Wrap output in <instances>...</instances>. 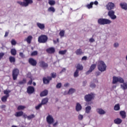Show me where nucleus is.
Returning <instances> with one entry per match:
<instances>
[{
  "label": "nucleus",
  "instance_id": "e433bc0d",
  "mask_svg": "<svg viewBox=\"0 0 127 127\" xmlns=\"http://www.w3.org/2000/svg\"><path fill=\"white\" fill-rule=\"evenodd\" d=\"M48 11L49 12H54L55 11V8L54 7L51 6L48 8Z\"/></svg>",
  "mask_w": 127,
  "mask_h": 127
},
{
  "label": "nucleus",
  "instance_id": "c9c22d12",
  "mask_svg": "<svg viewBox=\"0 0 127 127\" xmlns=\"http://www.w3.org/2000/svg\"><path fill=\"white\" fill-rule=\"evenodd\" d=\"M8 97L9 96H6V95L2 97L1 98L2 102H3V103H5V102L7 101V98H8Z\"/></svg>",
  "mask_w": 127,
  "mask_h": 127
},
{
  "label": "nucleus",
  "instance_id": "603ef678",
  "mask_svg": "<svg viewBox=\"0 0 127 127\" xmlns=\"http://www.w3.org/2000/svg\"><path fill=\"white\" fill-rule=\"evenodd\" d=\"M78 120H79V121H82L83 120V115H79L78 117Z\"/></svg>",
  "mask_w": 127,
  "mask_h": 127
},
{
  "label": "nucleus",
  "instance_id": "3c124183",
  "mask_svg": "<svg viewBox=\"0 0 127 127\" xmlns=\"http://www.w3.org/2000/svg\"><path fill=\"white\" fill-rule=\"evenodd\" d=\"M61 86H62V84H61V83H59L57 84L56 88L57 89H60L61 88Z\"/></svg>",
  "mask_w": 127,
  "mask_h": 127
},
{
  "label": "nucleus",
  "instance_id": "f3484780",
  "mask_svg": "<svg viewBox=\"0 0 127 127\" xmlns=\"http://www.w3.org/2000/svg\"><path fill=\"white\" fill-rule=\"evenodd\" d=\"M75 68H76V70H77V71H82V70L84 69L83 65L80 64H77L75 66Z\"/></svg>",
  "mask_w": 127,
  "mask_h": 127
},
{
  "label": "nucleus",
  "instance_id": "a878e982",
  "mask_svg": "<svg viewBox=\"0 0 127 127\" xmlns=\"http://www.w3.org/2000/svg\"><path fill=\"white\" fill-rule=\"evenodd\" d=\"M83 51H82V49H77L76 51H75V54H76V55H82V54H83Z\"/></svg>",
  "mask_w": 127,
  "mask_h": 127
},
{
  "label": "nucleus",
  "instance_id": "9d476101",
  "mask_svg": "<svg viewBox=\"0 0 127 127\" xmlns=\"http://www.w3.org/2000/svg\"><path fill=\"white\" fill-rule=\"evenodd\" d=\"M35 92V89L33 86H28L27 88V92L29 94V95H31V94H33Z\"/></svg>",
  "mask_w": 127,
  "mask_h": 127
},
{
  "label": "nucleus",
  "instance_id": "f257e3e1",
  "mask_svg": "<svg viewBox=\"0 0 127 127\" xmlns=\"http://www.w3.org/2000/svg\"><path fill=\"white\" fill-rule=\"evenodd\" d=\"M98 23L100 25H105L106 24H110L112 23V21L106 18H99L98 20Z\"/></svg>",
  "mask_w": 127,
  "mask_h": 127
},
{
  "label": "nucleus",
  "instance_id": "1a4fd4ad",
  "mask_svg": "<svg viewBox=\"0 0 127 127\" xmlns=\"http://www.w3.org/2000/svg\"><path fill=\"white\" fill-rule=\"evenodd\" d=\"M106 8L108 10H112L115 8V4L112 2H109L106 5Z\"/></svg>",
  "mask_w": 127,
  "mask_h": 127
},
{
  "label": "nucleus",
  "instance_id": "c85d7f7f",
  "mask_svg": "<svg viewBox=\"0 0 127 127\" xmlns=\"http://www.w3.org/2000/svg\"><path fill=\"white\" fill-rule=\"evenodd\" d=\"M94 4V2H91L89 4L86 5V7L90 9V8H93V5Z\"/></svg>",
  "mask_w": 127,
  "mask_h": 127
},
{
  "label": "nucleus",
  "instance_id": "de8ad7c7",
  "mask_svg": "<svg viewBox=\"0 0 127 127\" xmlns=\"http://www.w3.org/2000/svg\"><path fill=\"white\" fill-rule=\"evenodd\" d=\"M37 54H38V52L36 51H35L31 54V56H36V55H37Z\"/></svg>",
  "mask_w": 127,
  "mask_h": 127
},
{
  "label": "nucleus",
  "instance_id": "13d9d810",
  "mask_svg": "<svg viewBox=\"0 0 127 127\" xmlns=\"http://www.w3.org/2000/svg\"><path fill=\"white\" fill-rule=\"evenodd\" d=\"M95 75L96 77H98V76H99V75H101V72H100L99 71H97L96 72Z\"/></svg>",
  "mask_w": 127,
  "mask_h": 127
},
{
  "label": "nucleus",
  "instance_id": "09e8293b",
  "mask_svg": "<svg viewBox=\"0 0 127 127\" xmlns=\"http://www.w3.org/2000/svg\"><path fill=\"white\" fill-rule=\"evenodd\" d=\"M90 88L94 89V88H96V84L93 82H91L90 84Z\"/></svg>",
  "mask_w": 127,
  "mask_h": 127
},
{
  "label": "nucleus",
  "instance_id": "4c0bfd02",
  "mask_svg": "<svg viewBox=\"0 0 127 127\" xmlns=\"http://www.w3.org/2000/svg\"><path fill=\"white\" fill-rule=\"evenodd\" d=\"M9 93H10V90H5L3 91V93L4 95H6L7 97H9Z\"/></svg>",
  "mask_w": 127,
  "mask_h": 127
},
{
  "label": "nucleus",
  "instance_id": "7c9ffc66",
  "mask_svg": "<svg viewBox=\"0 0 127 127\" xmlns=\"http://www.w3.org/2000/svg\"><path fill=\"white\" fill-rule=\"evenodd\" d=\"M24 84H26V79L23 78V79L21 81H20L18 83V85H24Z\"/></svg>",
  "mask_w": 127,
  "mask_h": 127
},
{
  "label": "nucleus",
  "instance_id": "49530a36",
  "mask_svg": "<svg viewBox=\"0 0 127 127\" xmlns=\"http://www.w3.org/2000/svg\"><path fill=\"white\" fill-rule=\"evenodd\" d=\"M11 44L13 46L16 45V41H15V40L14 39H12L11 41Z\"/></svg>",
  "mask_w": 127,
  "mask_h": 127
},
{
  "label": "nucleus",
  "instance_id": "20e7f679",
  "mask_svg": "<svg viewBox=\"0 0 127 127\" xmlns=\"http://www.w3.org/2000/svg\"><path fill=\"white\" fill-rule=\"evenodd\" d=\"M48 40V37L45 35H42L38 38V41L39 43H46Z\"/></svg>",
  "mask_w": 127,
  "mask_h": 127
},
{
  "label": "nucleus",
  "instance_id": "6e6d98bb",
  "mask_svg": "<svg viewBox=\"0 0 127 127\" xmlns=\"http://www.w3.org/2000/svg\"><path fill=\"white\" fill-rule=\"evenodd\" d=\"M60 36L62 37V36H64V31L62 30L60 32Z\"/></svg>",
  "mask_w": 127,
  "mask_h": 127
},
{
  "label": "nucleus",
  "instance_id": "e2e57ef3",
  "mask_svg": "<svg viewBox=\"0 0 127 127\" xmlns=\"http://www.w3.org/2000/svg\"><path fill=\"white\" fill-rule=\"evenodd\" d=\"M82 60H87V57L84 56L82 58Z\"/></svg>",
  "mask_w": 127,
  "mask_h": 127
},
{
  "label": "nucleus",
  "instance_id": "473e14b6",
  "mask_svg": "<svg viewBox=\"0 0 127 127\" xmlns=\"http://www.w3.org/2000/svg\"><path fill=\"white\" fill-rule=\"evenodd\" d=\"M91 110H92V108H91V106H87L85 108V113H86V114H89Z\"/></svg>",
  "mask_w": 127,
  "mask_h": 127
},
{
  "label": "nucleus",
  "instance_id": "58836bf2",
  "mask_svg": "<svg viewBox=\"0 0 127 127\" xmlns=\"http://www.w3.org/2000/svg\"><path fill=\"white\" fill-rule=\"evenodd\" d=\"M76 90H75V89H73V88H70L68 92V94H69V95H71L72 94H73V93H75Z\"/></svg>",
  "mask_w": 127,
  "mask_h": 127
},
{
  "label": "nucleus",
  "instance_id": "412c9836",
  "mask_svg": "<svg viewBox=\"0 0 127 127\" xmlns=\"http://www.w3.org/2000/svg\"><path fill=\"white\" fill-rule=\"evenodd\" d=\"M75 110H76V112H80V111H81V110H82V106L81 105V104H80V103H76Z\"/></svg>",
  "mask_w": 127,
  "mask_h": 127
},
{
  "label": "nucleus",
  "instance_id": "a18cd8bd",
  "mask_svg": "<svg viewBox=\"0 0 127 127\" xmlns=\"http://www.w3.org/2000/svg\"><path fill=\"white\" fill-rule=\"evenodd\" d=\"M79 76V70H76L74 73V77L75 78Z\"/></svg>",
  "mask_w": 127,
  "mask_h": 127
},
{
  "label": "nucleus",
  "instance_id": "79ce46f5",
  "mask_svg": "<svg viewBox=\"0 0 127 127\" xmlns=\"http://www.w3.org/2000/svg\"><path fill=\"white\" fill-rule=\"evenodd\" d=\"M57 76V74L56 72H53L51 74V77L55 79Z\"/></svg>",
  "mask_w": 127,
  "mask_h": 127
},
{
  "label": "nucleus",
  "instance_id": "774afa93",
  "mask_svg": "<svg viewBox=\"0 0 127 127\" xmlns=\"http://www.w3.org/2000/svg\"><path fill=\"white\" fill-rule=\"evenodd\" d=\"M6 106L5 105H2L1 106V109H4L5 108Z\"/></svg>",
  "mask_w": 127,
  "mask_h": 127
},
{
  "label": "nucleus",
  "instance_id": "5fc2aeb1",
  "mask_svg": "<svg viewBox=\"0 0 127 127\" xmlns=\"http://www.w3.org/2000/svg\"><path fill=\"white\" fill-rule=\"evenodd\" d=\"M19 56L22 58H24L25 57V56L23 54V53H21V52L19 53Z\"/></svg>",
  "mask_w": 127,
  "mask_h": 127
},
{
  "label": "nucleus",
  "instance_id": "9b49d317",
  "mask_svg": "<svg viewBox=\"0 0 127 127\" xmlns=\"http://www.w3.org/2000/svg\"><path fill=\"white\" fill-rule=\"evenodd\" d=\"M39 64H40V66L41 67V68H43L44 69L48 68V64L43 61H40Z\"/></svg>",
  "mask_w": 127,
  "mask_h": 127
},
{
  "label": "nucleus",
  "instance_id": "4d7b16f0",
  "mask_svg": "<svg viewBox=\"0 0 127 127\" xmlns=\"http://www.w3.org/2000/svg\"><path fill=\"white\" fill-rule=\"evenodd\" d=\"M89 42H90L91 43H93V42H95V39L93 38H91L89 39Z\"/></svg>",
  "mask_w": 127,
  "mask_h": 127
},
{
  "label": "nucleus",
  "instance_id": "864d4df0",
  "mask_svg": "<svg viewBox=\"0 0 127 127\" xmlns=\"http://www.w3.org/2000/svg\"><path fill=\"white\" fill-rule=\"evenodd\" d=\"M4 56V53H0V60H1L2 57Z\"/></svg>",
  "mask_w": 127,
  "mask_h": 127
},
{
  "label": "nucleus",
  "instance_id": "f8f14e48",
  "mask_svg": "<svg viewBox=\"0 0 127 127\" xmlns=\"http://www.w3.org/2000/svg\"><path fill=\"white\" fill-rule=\"evenodd\" d=\"M96 67H97V65L96 64H93L91 65L88 71L86 72V75H89L90 73H91V72H93L94 70L96 68Z\"/></svg>",
  "mask_w": 127,
  "mask_h": 127
},
{
  "label": "nucleus",
  "instance_id": "052dcab7",
  "mask_svg": "<svg viewBox=\"0 0 127 127\" xmlns=\"http://www.w3.org/2000/svg\"><path fill=\"white\" fill-rule=\"evenodd\" d=\"M32 80H30L28 82V85H32Z\"/></svg>",
  "mask_w": 127,
  "mask_h": 127
},
{
  "label": "nucleus",
  "instance_id": "7ed1b4c3",
  "mask_svg": "<svg viewBox=\"0 0 127 127\" xmlns=\"http://www.w3.org/2000/svg\"><path fill=\"white\" fill-rule=\"evenodd\" d=\"M21 6H28L29 4H31V3H33V1L32 0H23V2L18 1L17 2Z\"/></svg>",
  "mask_w": 127,
  "mask_h": 127
},
{
  "label": "nucleus",
  "instance_id": "f03ea898",
  "mask_svg": "<svg viewBox=\"0 0 127 127\" xmlns=\"http://www.w3.org/2000/svg\"><path fill=\"white\" fill-rule=\"evenodd\" d=\"M98 69L101 72L106 71L107 69V65H106V64L103 61H101L98 63Z\"/></svg>",
  "mask_w": 127,
  "mask_h": 127
},
{
  "label": "nucleus",
  "instance_id": "4468645a",
  "mask_svg": "<svg viewBox=\"0 0 127 127\" xmlns=\"http://www.w3.org/2000/svg\"><path fill=\"white\" fill-rule=\"evenodd\" d=\"M47 78L48 79L46 78V77H44L43 78L44 84H49V82H50V81L52 80V78L50 76H48Z\"/></svg>",
  "mask_w": 127,
  "mask_h": 127
},
{
  "label": "nucleus",
  "instance_id": "ea45409f",
  "mask_svg": "<svg viewBox=\"0 0 127 127\" xmlns=\"http://www.w3.org/2000/svg\"><path fill=\"white\" fill-rule=\"evenodd\" d=\"M24 109H25V106L22 105H19L17 108L18 111H20L21 110H24Z\"/></svg>",
  "mask_w": 127,
  "mask_h": 127
},
{
  "label": "nucleus",
  "instance_id": "a211bd4d",
  "mask_svg": "<svg viewBox=\"0 0 127 127\" xmlns=\"http://www.w3.org/2000/svg\"><path fill=\"white\" fill-rule=\"evenodd\" d=\"M47 95H48V90H45L40 93V97H45Z\"/></svg>",
  "mask_w": 127,
  "mask_h": 127
},
{
  "label": "nucleus",
  "instance_id": "39448f33",
  "mask_svg": "<svg viewBox=\"0 0 127 127\" xmlns=\"http://www.w3.org/2000/svg\"><path fill=\"white\" fill-rule=\"evenodd\" d=\"M18 75H19V70L17 68H14L12 70V76L13 78V80L15 81L16 79H17V77H18Z\"/></svg>",
  "mask_w": 127,
  "mask_h": 127
},
{
  "label": "nucleus",
  "instance_id": "a19ab883",
  "mask_svg": "<svg viewBox=\"0 0 127 127\" xmlns=\"http://www.w3.org/2000/svg\"><path fill=\"white\" fill-rule=\"evenodd\" d=\"M55 3H56L55 0H50L49 1V4H50V5H54L55 4Z\"/></svg>",
  "mask_w": 127,
  "mask_h": 127
},
{
  "label": "nucleus",
  "instance_id": "cd10ccee",
  "mask_svg": "<svg viewBox=\"0 0 127 127\" xmlns=\"http://www.w3.org/2000/svg\"><path fill=\"white\" fill-rule=\"evenodd\" d=\"M119 82V77L117 76H113V84H117Z\"/></svg>",
  "mask_w": 127,
  "mask_h": 127
},
{
  "label": "nucleus",
  "instance_id": "5701e85b",
  "mask_svg": "<svg viewBox=\"0 0 127 127\" xmlns=\"http://www.w3.org/2000/svg\"><path fill=\"white\" fill-rule=\"evenodd\" d=\"M96 111L99 115H105L106 114V112L102 109L98 108L96 109Z\"/></svg>",
  "mask_w": 127,
  "mask_h": 127
},
{
  "label": "nucleus",
  "instance_id": "0eeeda50",
  "mask_svg": "<svg viewBox=\"0 0 127 127\" xmlns=\"http://www.w3.org/2000/svg\"><path fill=\"white\" fill-rule=\"evenodd\" d=\"M46 121L48 125H52L54 123V118L52 115H49L46 118Z\"/></svg>",
  "mask_w": 127,
  "mask_h": 127
},
{
  "label": "nucleus",
  "instance_id": "2f4dec72",
  "mask_svg": "<svg viewBox=\"0 0 127 127\" xmlns=\"http://www.w3.org/2000/svg\"><path fill=\"white\" fill-rule=\"evenodd\" d=\"M10 53L13 56H15V55H16V50H15V49H11Z\"/></svg>",
  "mask_w": 127,
  "mask_h": 127
},
{
  "label": "nucleus",
  "instance_id": "6e6552de",
  "mask_svg": "<svg viewBox=\"0 0 127 127\" xmlns=\"http://www.w3.org/2000/svg\"><path fill=\"white\" fill-rule=\"evenodd\" d=\"M108 15L111 18V19H116L117 16L115 15V11L113 10H109L108 13Z\"/></svg>",
  "mask_w": 127,
  "mask_h": 127
},
{
  "label": "nucleus",
  "instance_id": "0e129e2a",
  "mask_svg": "<svg viewBox=\"0 0 127 127\" xmlns=\"http://www.w3.org/2000/svg\"><path fill=\"white\" fill-rule=\"evenodd\" d=\"M69 83H66L64 84V87H69Z\"/></svg>",
  "mask_w": 127,
  "mask_h": 127
},
{
  "label": "nucleus",
  "instance_id": "dca6fc26",
  "mask_svg": "<svg viewBox=\"0 0 127 127\" xmlns=\"http://www.w3.org/2000/svg\"><path fill=\"white\" fill-rule=\"evenodd\" d=\"M37 26L41 30H44L45 29V25L41 23L38 22L37 23Z\"/></svg>",
  "mask_w": 127,
  "mask_h": 127
},
{
  "label": "nucleus",
  "instance_id": "423d86ee",
  "mask_svg": "<svg viewBox=\"0 0 127 127\" xmlns=\"http://www.w3.org/2000/svg\"><path fill=\"white\" fill-rule=\"evenodd\" d=\"M94 94L91 93L90 94H87L84 96V100L86 102H91L94 99Z\"/></svg>",
  "mask_w": 127,
  "mask_h": 127
},
{
  "label": "nucleus",
  "instance_id": "393cba45",
  "mask_svg": "<svg viewBox=\"0 0 127 127\" xmlns=\"http://www.w3.org/2000/svg\"><path fill=\"white\" fill-rule=\"evenodd\" d=\"M25 40L28 44H30L31 43V40H32V36H28Z\"/></svg>",
  "mask_w": 127,
  "mask_h": 127
},
{
  "label": "nucleus",
  "instance_id": "8fccbe9b",
  "mask_svg": "<svg viewBox=\"0 0 127 127\" xmlns=\"http://www.w3.org/2000/svg\"><path fill=\"white\" fill-rule=\"evenodd\" d=\"M41 107H42V104L40 103L38 105L35 106V109L37 110H39V109L41 108Z\"/></svg>",
  "mask_w": 127,
  "mask_h": 127
},
{
  "label": "nucleus",
  "instance_id": "bf43d9fd",
  "mask_svg": "<svg viewBox=\"0 0 127 127\" xmlns=\"http://www.w3.org/2000/svg\"><path fill=\"white\" fill-rule=\"evenodd\" d=\"M119 43H115V44H114V47H116V48H117V47H119Z\"/></svg>",
  "mask_w": 127,
  "mask_h": 127
},
{
  "label": "nucleus",
  "instance_id": "72a5a7b5",
  "mask_svg": "<svg viewBox=\"0 0 127 127\" xmlns=\"http://www.w3.org/2000/svg\"><path fill=\"white\" fill-rule=\"evenodd\" d=\"M120 109H121V107H120V104L115 105L114 108V111H120Z\"/></svg>",
  "mask_w": 127,
  "mask_h": 127
},
{
  "label": "nucleus",
  "instance_id": "b1692460",
  "mask_svg": "<svg viewBox=\"0 0 127 127\" xmlns=\"http://www.w3.org/2000/svg\"><path fill=\"white\" fill-rule=\"evenodd\" d=\"M15 117L18 118V117H21L23 116V112L22 111H19L15 113L14 114Z\"/></svg>",
  "mask_w": 127,
  "mask_h": 127
},
{
  "label": "nucleus",
  "instance_id": "2eb2a0df",
  "mask_svg": "<svg viewBox=\"0 0 127 127\" xmlns=\"http://www.w3.org/2000/svg\"><path fill=\"white\" fill-rule=\"evenodd\" d=\"M46 52L49 54H53L55 52V49L53 47L49 48L46 49Z\"/></svg>",
  "mask_w": 127,
  "mask_h": 127
},
{
  "label": "nucleus",
  "instance_id": "6ab92c4d",
  "mask_svg": "<svg viewBox=\"0 0 127 127\" xmlns=\"http://www.w3.org/2000/svg\"><path fill=\"white\" fill-rule=\"evenodd\" d=\"M120 115L122 119H126L127 118V113L125 111H121L120 112Z\"/></svg>",
  "mask_w": 127,
  "mask_h": 127
},
{
  "label": "nucleus",
  "instance_id": "37998d69",
  "mask_svg": "<svg viewBox=\"0 0 127 127\" xmlns=\"http://www.w3.org/2000/svg\"><path fill=\"white\" fill-rule=\"evenodd\" d=\"M118 82H119V83H124L125 82V80H124L123 78L119 77H118Z\"/></svg>",
  "mask_w": 127,
  "mask_h": 127
},
{
  "label": "nucleus",
  "instance_id": "c756f323",
  "mask_svg": "<svg viewBox=\"0 0 127 127\" xmlns=\"http://www.w3.org/2000/svg\"><path fill=\"white\" fill-rule=\"evenodd\" d=\"M121 87L123 90H127V82H124L123 84L121 85Z\"/></svg>",
  "mask_w": 127,
  "mask_h": 127
},
{
  "label": "nucleus",
  "instance_id": "4be33fe9",
  "mask_svg": "<svg viewBox=\"0 0 127 127\" xmlns=\"http://www.w3.org/2000/svg\"><path fill=\"white\" fill-rule=\"evenodd\" d=\"M120 6L123 9H125V10H127V4L126 2H121L120 3Z\"/></svg>",
  "mask_w": 127,
  "mask_h": 127
},
{
  "label": "nucleus",
  "instance_id": "680f3d73",
  "mask_svg": "<svg viewBox=\"0 0 127 127\" xmlns=\"http://www.w3.org/2000/svg\"><path fill=\"white\" fill-rule=\"evenodd\" d=\"M8 36V32H6L4 35V37H7Z\"/></svg>",
  "mask_w": 127,
  "mask_h": 127
},
{
  "label": "nucleus",
  "instance_id": "69168bd1",
  "mask_svg": "<svg viewBox=\"0 0 127 127\" xmlns=\"http://www.w3.org/2000/svg\"><path fill=\"white\" fill-rule=\"evenodd\" d=\"M23 118H24V119H26V118H27V117H28V116H27V115H26V114H23Z\"/></svg>",
  "mask_w": 127,
  "mask_h": 127
},
{
  "label": "nucleus",
  "instance_id": "bb28decb",
  "mask_svg": "<svg viewBox=\"0 0 127 127\" xmlns=\"http://www.w3.org/2000/svg\"><path fill=\"white\" fill-rule=\"evenodd\" d=\"M48 103V98H45L42 99L41 103L42 105H46Z\"/></svg>",
  "mask_w": 127,
  "mask_h": 127
},
{
  "label": "nucleus",
  "instance_id": "ddd939ff",
  "mask_svg": "<svg viewBox=\"0 0 127 127\" xmlns=\"http://www.w3.org/2000/svg\"><path fill=\"white\" fill-rule=\"evenodd\" d=\"M28 63L32 66H36L37 64V62L36 61V60L31 58L29 59Z\"/></svg>",
  "mask_w": 127,
  "mask_h": 127
},
{
  "label": "nucleus",
  "instance_id": "aec40b11",
  "mask_svg": "<svg viewBox=\"0 0 127 127\" xmlns=\"http://www.w3.org/2000/svg\"><path fill=\"white\" fill-rule=\"evenodd\" d=\"M114 122L116 125H121V123H123V120L120 118H117L114 120Z\"/></svg>",
  "mask_w": 127,
  "mask_h": 127
},
{
  "label": "nucleus",
  "instance_id": "f704fd0d",
  "mask_svg": "<svg viewBox=\"0 0 127 127\" xmlns=\"http://www.w3.org/2000/svg\"><path fill=\"white\" fill-rule=\"evenodd\" d=\"M9 60L10 63H14L15 62V58L13 57H9Z\"/></svg>",
  "mask_w": 127,
  "mask_h": 127
},
{
  "label": "nucleus",
  "instance_id": "c03bdc74",
  "mask_svg": "<svg viewBox=\"0 0 127 127\" xmlns=\"http://www.w3.org/2000/svg\"><path fill=\"white\" fill-rule=\"evenodd\" d=\"M34 118H35V116H34V114H31V115L27 116L28 120H31V119H34Z\"/></svg>",
  "mask_w": 127,
  "mask_h": 127
},
{
  "label": "nucleus",
  "instance_id": "338daca9",
  "mask_svg": "<svg viewBox=\"0 0 127 127\" xmlns=\"http://www.w3.org/2000/svg\"><path fill=\"white\" fill-rule=\"evenodd\" d=\"M59 53L60 54H64V51H60Z\"/></svg>",
  "mask_w": 127,
  "mask_h": 127
}]
</instances>
